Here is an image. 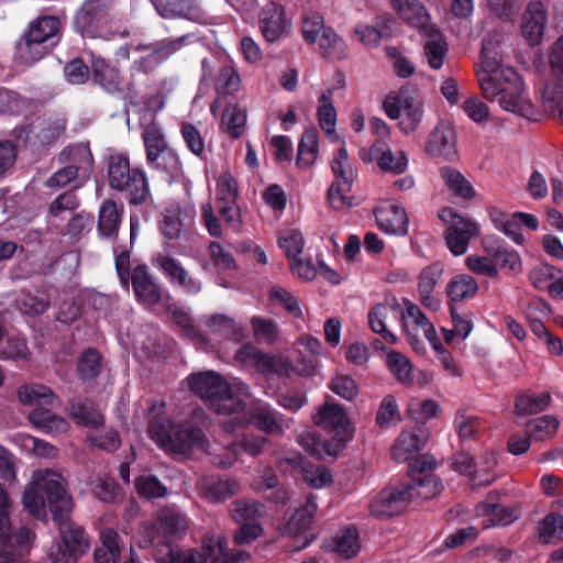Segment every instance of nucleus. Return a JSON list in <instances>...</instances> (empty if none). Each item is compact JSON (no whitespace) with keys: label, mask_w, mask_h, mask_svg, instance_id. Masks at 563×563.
Returning a JSON list of instances; mask_svg holds the SVG:
<instances>
[{"label":"nucleus","mask_w":563,"mask_h":563,"mask_svg":"<svg viewBox=\"0 0 563 563\" xmlns=\"http://www.w3.org/2000/svg\"><path fill=\"white\" fill-rule=\"evenodd\" d=\"M497 44L494 37H486L483 41L481 64L476 67L482 93L487 100L499 96V104L503 109L522 117H530L533 113V107L522 96L521 78L514 68L501 64Z\"/></svg>","instance_id":"1"},{"label":"nucleus","mask_w":563,"mask_h":563,"mask_svg":"<svg viewBox=\"0 0 563 563\" xmlns=\"http://www.w3.org/2000/svg\"><path fill=\"white\" fill-rule=\"evenodd\" d=\"M190 390L218 415L235 416L225 429L234 431L244 421V406L239 397L242 384L228 382L213 371H205L188 377Z\"/></svg>","instance_id":"2"},{"label":"nucleus","mask_w":563,"mask_h":563,"mask_svg":"<svg viewBox=\"0 0 563 563\" xmlns=\"http://www.w3.org/2000/svg\"><path fill=\"white\" fill-rule=\"evenodd\" d=\"M24 508L35 518H46V506L53 517L70 512L71 497L66 489L65 478L57 472L43 468L33 472L32 479L25 486L22 496Z\"/></svg>","instance_id":"3"},{"label":"nucleus","mask_w":563,"mask_h":563,"mask_svg":"<svg viewBox=\"0 0 563 563\" xmlns=\"http://www.w3.org/2000/svg\"><path fill=\"white\" fill-rule=\"evenodd\" d=\"M148 434L164 451L174 455L187 454L194 448H207V439L200 429L175 426L167 418H151Z\"/></svg>","instance_id":"4"},{"label":"nucleus","mask_w":563,"mask_h":563,"mask_svg":"<svg viewBox=\"0 0 563 563\" xmlns=\"http://www.w3.org/2000/svg\"><path fill=\"white\" fill-rule=\"evenodd\" d=\"M157 563H238L236 554L230 552L220 536L203 539L201 551L180 550L168 542L157 545Z\"/></svg>","instance_id":"5"},{"label":"nucleus","mask_w":563,"mask_h":563,"mask_svg":"<svg viewBox=\"0 0 563 563\" xmlns=\"http://www.w3.org/2000/svg\"><path fill=\"white\" fill-rule=\"evenodd\" d=\"M201 323L208 333L218 341L220 349L227 357H232L244 365L246 362V341L244 328L232 318L216 313L201 318Z\"/></svg>","instance_id":"6"},{"label":"nucleus","mask_w":563,"mask_h":563,"mask_svg":"<svg viewBox=\"0 0 563 563\" xmlns=\"http://www.w3.org/2000/svg\"><path fill=\"white\" fill-rule=\"evenodd\" d=\"M109 183L117 190L129 191L130 202L142 203L148 196V186L144 173L131 169L123 155H113L109 161Z\"/></svg>","instance_id":"7"},{"label":"nucleus","mask_w":563,"mask_h":563,"mask_svg":"<svg viewBox=\"0 0 563 563\" xmlns=\"http://www.w3.org/2000/svg\"><path fill=\"white\" fill-rule=\"evenodd\" d=\"M383 108L389 119L398 120L399 129L406 134L416 131L422 120V104L407 87L400 88L395 96H387Z\"/></svg>","instance_id":"8"},{"label":"nucleus","mask_w":563,"mask_h":563,"mask_svg":"<svg viewBox=\"0 0 563 563\" xmlns=\"http://www.w3.org/2000/svg\"><path fill=\"white\" fill-rule=\"evenodd\" d=\"M331 169L335 180L328 190V200L335 210L349 208L352 201L346 194L352 188L353 170L344 144L338 150L336 155L332 159Z\"/></svg>","instance_id":"9"},{"label":"nucleus","mask_w":563,"mask_h":563,"mask_svg":"<svg viewBox=\"0 0 563 563\" xmlns=\"http://www.w3.org/2000/svg\"><path fill=\"white\" fill-rule=\"evenodd\" d=\"M187 528L188 521L184 514L176 507H165L159 510L156 522L142 525L140 530L143 537L141 545L148 547L161 534L164 537L180 536Z\"/></svg>","instance_id":"10"},{"label":"nucleus","mask_w":563,"mask_h":563,"mask_svg":"<svg viewBox=\"0 0 563 563\" xmlns=\"http://www.w3.org/2000/svg\"><path fill=\"white\" fill-rule=\"evenodd\" d=\"M143 139L150 165L156 169L167 173H174L179 168L178 156L167 145L165 136L159 128L154 124L147 126L143 134Z\"/></svg>","instance_id":"11"},{"label":"nucleus","mask_w":563,"mask_h":563,"mask_svg":"<svg viewBox=\"0 0 563 563\" xmlns=\"http://www.w3.org/2000/svg\"><path fill=\"white\" fill-rule=\"evenodd\" d=\"M446 216L450 217L451 224L443 233L445 243L452 254L463 255L466 253L471 240L479 234V229L475 222L451 210H443L440 214L443 221H449Z\"/></svg>","instance_id":"12"},{"label":"nucleus","mask_w":563,"mask_h":563,"mask_svg":"<svg viewBox=\"0 0 563 563\" xmlns=\"http://www.w3.org/2000/svg\"><path fill=\"white\" fill-rule=\"evenodd\" d=\"M410 490L400 487H385L371 501L369 511L376 518L400 515L410 503Z\"/></svg>","instance_id":"13"},{"label":"nucleus","mask_w":563,"mask_h":563,"mask_svg":"<svg viewBox=\"0 0 563 563\" xmlns=\"http://www.w3.org/2000/svg\"><path fill=\"white\" fill-rule=\"evenodd\" d=\"M249 362L264 377L290 378L294 375L292 362L282 354L265 352L249 344Z\"/></svg>","instance_id":"14"},{"label":"nucleus","mask_w":563,"mask_h":563,"mask_svg":"<svg viewBox=\"0 0 563 563\" xmlns=\"http://www.w3.org/2000/svg\"><path fill=\"white\" fill-rule=\"evenodd\" d=\"M316 511L317 504L314 498L308 497L306 504L298 508L282 527L280 532L283 536L302 539L301 543L295 547L296 551L305 549L312 542L313 534L309 533V529Z\"/></svg>","instance_id":"15"},{"label":"nucleus","mask_w":563,"mask_h":563,"mask_svg":"<svg viewBox=\"0 0 563 563\" xmlns=\"http://www.w3.org/2000/svg\"><path fill=\"white\" fill-rule=\"evenodd\" d=\"M426 152L431 156L453 161L457 157L456 133L451 122L441 120L431 131Z\"/></svg>","instance_id":"16"},{"label":"nucleus","mask_w":563,"mask_h":563,"mask_svg":"<svg viewBox=\"0 0 563 563\" xmlns=\"http://www.w3.org/2000/svg\"><path fill=\"white\" fill-rule=\"evenodd\" d=\"M260 30L268 42H275L288 34L291 23L286 18L283 5L269 2L262 8L258 15Z\"/></svg>","instance_id":"17"},{"label":"nucleus","mask_w":563,"mask_h":563,"mask_svg":"<svg viewBox=\"0 0 563 563\" xmlns=\"http://www.w3.org/2000/svg\"><path fill=\"white\" fill-rule=\"evenodd\" d=\"M238 197V184L229 173L222 174L218 180L217 199L222 217L233 228L241 225L240 210L235 206Z\"/></svg>","instance_id":"18"},{"label":"nucleus","mask_w":563,"mask_h":563,"mask_svg":"<svg viewBox=\"0 0 563 563\" xmlns=\"http://www.w3.org/2000/svg\"><path fill=\"white\" fill-rule=\"evenodd\" d=\"M548 23V12L541 1L530 2L521 19V33L530 46L541 44L545 26Z\"/></svg>","instance_id":"19"},{"label":"nucleus","mask_w":563,"mask_h":563,"mask_svg":"<svg viewBox=\"0 0 563 563\" xmlns=\"http://www.w3.org/2000/svg\"><path fill=\"white\" fill-rule=\"evenodd\" d=\"M69 514L66 512L64 516L60 514V517L57 515L54 517V520L58 525L63 544L77 559L89 551L90 539L82 527L69 521Z\"/></svg>","instance_id":"20"},{"label":"nucleus","mask_w":563,"mask_h":563,"mask_svg":"<svg viewBox=\"0 0 563 563\" xmlns=\"http://www.w3.org/2000/svg\"><path fill=\"white\" fill-rule=\"evenodd\" d=\"M312 421L322 430L334 433L341 440L345 439L349 419L341 406L325 402L317 409L312 416Z\"/></svg>","instance_id":"21"},{"label":"nucleus","mask_w":563,"mask_h":563,"mask_svg":"<svg viewBox=\"0 0 563 563\" xmlns=\"http://www.w3.org/2000/svg\"><path fill=\"white\" fill-rule=\"evenodd\" d=\"M196 211L191 206L174 207L165 211L161 222L162 234L169 240L179 238L183 228L190 227L195 221Z\"/></svg>","instance_id":"22"},{"label":"nucleus","mask_w":563,"mask_h":563,"mask_svg":"<svg viewBox=\"0 0 563 563\" xmlns=\"http://www.w3.org/2000/svg\"><path fill=\"white\" fill-rule=\"evenodd\" d=\"M155 263L172 282L179 284L186 292L195 295L201 290V283L192 278L177 260L158 255Z\"/></svg>","instance_id":"23"},{"label":"nucleus","mask_w":563,"mask_h":563,"mask_svg":"<svg viewBox=\"0 0 563 563\" xmlns=\"http://www.w3.org/2000/svg\"><path fill=\"white\" fill-rule=\"evenodd\" d=\"M19 401L24 406L36 407H51L55 408L59 405L58 397L45 385L41 384H24L16 390Z\"/></svg>","instance_id":"24"},{"label":"nucleus","mask_w":563,"mask_h":563,"mask_svg":"<svg viewBox=\"0 0 563 563\" xmlns=\"http://www.w3.org/2000/svg\"><path fill=\"white\" fill-rule=\"evenodd\" d=\"M390 2L400 19L420 30L421 33L433 26L429 23L430 15L427 9L419 0H390Z\"/></svg>","instance_id":"25"},{"label":"nucleus","mask_w":563,"mask_h":563,"mask_svg":"<svg viewBox=\"0 0 563 563\" xmlns=\"http://www.w3.org/2000/svg\"><path fill=\"white\" fill-rule=\"evenodd\" d=\"M163 18H185L197 20L201 15L199 0H151Z\"/></svg>","instance_id":"26"},{"label":"nucleus","mask_w":563,"mask_h":563,"mask_svg":"<svg viewBox=\"0 0 563 563\" xmlns=\"http://www.w3.org/2000/svg\"><path fill=\"white\" fill-rule=\"evenodd\" d=\"M92 78L109 93L123 91V80L117 67L111 66L101 57H91Z\"/></svg>","instance_id":"27"},{"label":"nucleus","mask_w":563,"mask_h":563,"mask_svg":"<svg viewBox=\"0 0 563 563\" xmlns=\"http://www.w3.org/2000/svg\"><path fill=\"white\" fill-rule=\"evenodd\" d=\"M250 325L253 342L257 345L269 347L282 340L279 323L273 318L253 316L250 319Z\"/></svg>","instance_id":"28"},{"label":"nucleus","mask_w":563,"mask_h":563,"mask_svg":"<svg viewBox=\"0 0 563 563\" xmlns=\"http://www.w3.org/2000/svg\"><path fill=\"white\" fill-rule=\"evenodd\" d=\"M132 286L136 298L145 306H153L161 299L158 286L144 265L136 266L132 272Z\"/></svg>","instance_id":"29"},{"label":"nucleus","mask_w":563,"mask_h":563,"mask_svg":"<svg viewBox=\"0 0 563 563\" xmlns=\"http://www.w3.org/2000/svg\"><path fill=\"white\" fill-rule=\"evenodd\" d=\"M427 440V434L420 429L402 431L393 445V459L397 462L408 461L413 453L423 448Z\"/></svg>","instance_id":"30"},{"label":"nucleus","mask_w":563,"mask_h":563,"mask_svg":"<svg viewBox=\"0 0 563 563\" xmlns=\"http://www.w3.org/2000/svg\"><path fill=\"white\" fill-rule=\"evenodd\" d=\"M253 423L267 434H279L283 426L278 412L271 406L256 401L249 408V423Z\"/></svg>","instance_id":"31"},{"label":"nucleus","mask_w":563,"mask_h":563,"mask_svg":"<svg viewBox=\"0 0 563 563\" xmlns=\"http://www.w3.org/2000/svg\"><path fill=\"white\" fill-rule=\"evenodd\" d=\"M103 20L100 4L97 0H86L75 18V26L82 36L96 37L98 27Z\"/></svg>","instance_id":"32"},{"label":"nucleus","mask_w":563,"mask_h":563,"mask_svg":"<svg viewBox=\"0 0 563 563\" xmlns=\"http://www.w3.org/2000/svg\"><path fill=\"white\" fill-rule=\"evenodd\" d=\"M378 167L393 174H401L408 166V158L401 151L393 153L383 142H375L371 148Z\"/></svg>","instance_id":"33"},{"label":"nucleus","mask_w":563,"mask_h":563,"mask_svg":"<svg viewBox=\"0 0 563 563\" xmlns=\"http://www.w3.org/2000/svg\"><path fill=\"white\" fill-rule=\"evenodd\" d=\"M29 420L34 428L47 434H62L70 427L64 417L52 413L48 409H33L29 413Z\"/></svg>","instance_id":"34"},{"label":"nucleus","mask_w":563,"mask_h":563,"mask_svg":"<svg viewBox=\"0 0 563 563\" xmlns=\"http://www.w3.org/2000/svg\"><path fill=\"white\" fill-rule=\"evenodd\" d=\"M397 306L394 303L380 302L371 308L367 314L371 330L380 334L389 344H395L397 342V338L387 329L386 321L388 316L393 312H397Z\"/></svg>","instance_id":"35"},{"label":"nucleus","mask_w":563,"mask_h":563,"mask_svg":"<svg viewBox=\"0 0 563 563\" xmlns=\"http://www.w3.org/2000/svg\"><path fill=\"white\" fill-rule=\"evenodd\" d=\"M67 165L75 167L79 174L80 184L86 181L93 168V157L86 144H77L62 153Z\"/></svg>","instance_id":"36"},{"label":"nucleus","mask_w":563,"mask_h":563,"mask_svg":"<svg viewBox=\"0 0 563 563\" xmlns=\"http://www.w3.org/2000/svg\"><path fill=\"white\" fill-rule=\"evenodd\" d=\"M484 249L495 260V264L508 271V273L517 275L522 269L520 255L514 251L508 250L504 245L493 242L489 239L483 241Z\"/></svg>","instance_id":"37"},{"label":"nucleus","mask_w":563,"mask_h":563,"mask_svg":"<svg viewBox=\"0 0 563 563\" xmlns=\"http://www.w3.org/2000/svg\"><path fill=\"white\" fill-rule=\"evenodd\" d=\"M476 514L478 516L487 517V519L482 522L484 529L497 526H508L517 519V516L511 508L486 501L479 503L476 506Z\"/></svg>","instance_id":"38"},{"label":"nucleus","mask_w":563,"mask_h":563,"mask_svg":"<svg viewBox=\"0 0 563 563\" xmlns=\"http://www.w3.org/2000/svg\"><path fill=\"white\" fill-rule=\"evenodd\" d=\"M47 52V45L24 33L15 45L14 59L23 66H31L43 58Z\"/></svg>","instance_id":"39"},{"label":"nucleus","mask_w":563,"mask_h":563,"mask_svg":"<svg viewBox=\"0 0 563 563\" xmlns=\"http://www.w3.org/2000/svg\"><path fill=\"white\" fill-rule=\"evenodd\" d=\"M422 34L427 37L424 54L428 59V64L431 68L439 69L443 65V60L448 53L446 42L434 25L426 29V32Z\"/></svg>","instance_id":"40"},{"label":"nucleus","mask_w":563,"mask_h":563,"mask_svg":"<svg viewBox=\"0 0 563 563\" xmlns=\"http://www.w3.org/2000/svg\"><path fill=\"white\" fill-rule=\"evenodd\" d=\"M132 53H146V55L141 56L139 59L134 60L133 69L142 73H150L155 69L162 60L159 56L156 54L155 48L152 44L148 45H133L128 44L123 47H120L118 51V56L122 58H130V54Z\"/></svg>","instance_id":"41"},{"label":"nucleus","mask_w":563,"mask_h":563,"mask_svg":"<svg viewBox=\"0 0 563 563\" xmlns=\"http://www.w3.org/2000/svg\"><path fill=\"white\" fill-rule=\"evenodd\" d=\"M376 221L379 228L391 234H406L408 230V218L405 210L398 206L379 210L376 213Z\"/></svg>","instance_id":"42"},{"label":"nucleus","mask_w":563,"mask_h":563,"mask_svg":"<svg viewBox=\"0 0 563 563\" xmlns=\"http://www.w3.org/2000/svg\"><path fill=\"white\" fill-rule=\"evenodd\" d=\"M543 110L553 119L563 123V84L548 81L541 90Z\"/></svg>","instance_id":"43"},{"label":"nucleus","mask_w":563,"mask_h":563,"mask_svg":"<svg viewBox=\"0 0 563 563\" xmlns=\"http://www.w3.org/2000/svg\"><path fill=\"white\" fill-rule=\"evenodd\" d=\"M68 413L76 423L87 428L96 429L103 423V415L89 400L71 402L68 407Z\"/></svg>","instance_id":"44"},{"label":"nucleus","mask_w":563,"mask_h":563,"mask_svg":"<svg viewBox=\"0 0 563 563\" xmlns=\"http://www.w3.org/2000/svg\"><path fill=\"white\" fill-rule=\"evenodd\" d=\"M332 95L333 88L328 89L321 95L319 98L320 106L317 111V117L319 125L324 131L327 136L331 141H338L339 135L335 133L336 110L331 100Z\"/></svg>","instance_id":"45"},{"label":"nucleus","mask_w":563,"mask_h":563,"mask_svg":"<svg viewBox=\"0 0 563 563\" xmlns=\"http://www.w3.org/2000/svg\"><path fill=\"white\" fill-rule=\"evenodd\" d=\"M122 216V208L114 201L106 200L99 209L98 230L104 238L117 235Z\"/></svg>","instance_id":"46"},{"label":"nucleus","mask_w":563,"mask_h":563,"mask_svg":"<svg viewBox=\"0 0 563 563\" xmlns=\"http://www.w3.org/2000/svg\"><path fill=\"white\" fill-rule=\"evenodd\" d=\"M201 490L205 499L210 503H222L239 490V485L233 479H206L201 483Z\"/></svg>","instance_id":"47"},{"label":"nucleus","mask_w":563,"mask_h":563,"mask_svg":"<svg viewBox=\"0 0 563 563\" xmlns=\"http://www.w3.org/2000/svg\"><path fill=\"white\" fill-rule=\"evenodd\" d=\"M404 305L406 312L402 317L406 319V323L408 324V322H411L413 325L419 327L433 349H439L441 346V342L437 335L434 327L429 322L424 313L417 305L409 300H405Z\"/></svg>","instance_id":"48"},{"label":"nucleus","mask_w":563,"mask_h":563,"mask_svg":"<svg viewBox=\"0 0 563 563\" xmlns=\"http://www.w3.org/2000/svg\"><path fill=\"white\" fill-rule=\"evenodd\" d=\"M331 550L344 559L354 558L360 551L358 532L356 528L349 527L341 530L329 545Z\"/></svg>","instance_id":"49"},{"label":"nucleus","mask_w":563,"mask_h":563,"mask_svg":"<svg viewBox=\"0 0 563 563\" xmlns=\"http://www.w3.org/2000/svg\"><path fill=\"white\" fill-rule=\"evenodd\" d=\"M102 547L95 551V563H118L120 555L119 534L111 528L100 534Z\"/></svg>","instance_id":"50"},{"label":"nucleus","mask_w":563,"mask_h":563,"mask_svg":"<svg viewBox=\"0 0 563 563\" xmlns=\"http://www.w3.org/2000/svg\"><path fill=\"white\" fill-rule=\"evenodd\" d=\"M319 46L323 56L332 62L341 60L347 56V47L332 29H324L319 38Z\"/></svg>","instance_id":"51"},{"label":"nucleus","mask_w":563,"mask_h":563,"mask_svg":"<svg viewBox=\"0 0 563 563\" xmlns=\"http://www.w3.org/2000/svg\"><path fill=\"white\" fill-rule=\"evenodd\" d=\"M246 125L245 109L238 104L229 103L221 118V129L230 136L240 137Z\"/></svg>","instance_id":"52"},{"label":"nucleus","mask_w":563,"mask_h":563,"mask_svg":"<svg viewBox=\"0 0 563 563\" xmlns=\"http://www.w3.org/2000/svg\"><path fill=\"white\" fill-rule=\"evenodd\" d=\"M318 132L316 129H308L302 133L298 144L297 165L308 168L313 165L318 156Z\"/></svg>","instance_id":"53"},{"label":"nucleus","mask_w":563,"mask_h":563,"mask_svg":"<svg viewBox=\"0 0 563 563\" xmlns=\"http://www.w3.org/2000/svg\"><path fill=\"white\" fill-rule=\"evenodd\" d=\"M478 291V284L470 275L454 276L446 286V294L452 301L470 299Z\"/></svg>","instance_id":"54"},{"label":"nucleus","mask_w":563,"mask_h":563,"mask_svg":"<svg viewBox=\"0 0 563 563\" xmlns=\"http://www.w3.org/2000/svg\"><path fill=\"white\" fill-rule=\"evenodd\" d=\"M413 484L404 485L405 489L410 490V501L413 498L430 499L439 495L442 490V483L440 478L432 474H424L421 477L415 478Z\"/></svg>","instance_id":"55"},{"label":"nucleus","mask_w":563,"mask_h":563,"mask_svg":"<svg viewBox=\"0 0 563 563\" xmlns=\"http://www.w3.org/2000/svg\"><path fill=\"white\" fill-rule=\"evenodd\" d=\"M440 175L449 189L456 196L464 199H471L475 196L474 188L459 170L444 166L440 169Z\"/></svg>","instance_id":"56"},{"label":"nucleus","mask_w":563,"mask_h":563,"mask_svg":"<svg viewBox=\"0 0 563 563\" xmlns=\"http://www.w3.org/2000/svg\"><path fill=\"white\" fill-rule=\"evenodd\" d=\"M551 401L549 393H542L538 396H531L528 394H519L516 397L515 410L519 416L536 415L544 411Z\"/></svg>","instance_id":"57"},{"label":"nucleus","mask_w":563,"mask_h":563,"mask_svg":"<svg viewBox=\"0 0 563 563\" xmlns=\"http://www.w3.org/2000/svg\"><path fill=\"white\" fill-rule=\"evenodd\" d=\"M59 27L60 22L57 18L42 16L30 23L24 33L35 40H38L43 45H46V42L58 33Z\"/></svg>","instance_id":"58"},{"label":"nucleus","mask_w":563,"mask_h":563,"mask_svg":"<svg viewBox=\"0 0 563 563\" xmlns=\"http://www.w3.org/2000/svg\"><path fill=\"white\" fill-rule=\"evenodd\" d=\"M386 365L398 382L402 384L412 383V364L406 355L391 351L386 355Z\"/></svg>","instance_id":"59"},{"label":"nucleus","mask_w":563,"mask_h":563,"mask_svg":"<svg viewBox=\"0 0 563 563\" xmlns=\"http://www.w3.org/2000/svg\"><path fill=\"white\" fill-rule=\"evenodd\" d=\"M269 300L283 307L294 318L300 319L303 312L299 299L286 288L273 286L268 292Z\"/></svg>","instance_id":"60"},{"label":"nucleus","mask_w":563,"mask_h":563,"mask_svg":"<svg viewBox=\"0 0 563 563\" xmlns=\"http://www.w3.org/2000/svg\"><path fill=\"white\" fill-rule=\"evenodd\" d=\"M400 420L401 415L395 396H385L377 410L376 423L386 429L397 424Z\"/></svg>","instance_id":"61"},{"label":"nucleus","mask_w":563,"mask_h":563,"mask_svg":"<svg viewBox=\"0 0 563 563\" xmlns=\"http://www.w3.org/2000/svg\"><path fill=\"white\" fill-rule=\"evenodd\" d=\"M539 538L544 543L553 539L563 540V516L556 512L545 516L539 523Z\"/></svg>","instance_id":"62"},{"label":"nucleus","mask_w":563,"mask_h":563,"mask_svg":"<svg viewBox=\"0 0 563 563\" xmlns=\"http://www.w3.org/2000/svg\"><path fill=\"white\" fill-rule=\"evenodd\" d=\"M35 534L29 528H21L15 533H10V523L8 525L7 533L0 538V542L4 549H15L20 552L29 550L33 543Z\"/></svg>","instance_id":"63"},{"label":"nucleus","mask_w":563,"mask_h":563,"mask_svg":"<svg viewBox=\"0 0 563 563\" xmlns=\"http://www.w3.org/2000/svg\"><path fill=\"white\" fill-rule=\"evenodd\" d=\"M278 245L285 252L287 258L292 261L301 254L305 246V240L299 231L289 230L279 235Z\"/></svg>","instance_id":"64"}]
</instances>
